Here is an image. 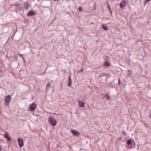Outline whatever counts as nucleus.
<instances>
[{
	"label": "nucleus",
	"instance_id": "nucleus-1",
	"mask_svg": "<svg viewBox=\"0 0 151 151\" xmlns=\"http://www.w3.org/2000/svg\"><path fill=\"white\" fill-rule=\"evenodd\" d=\"M48 122L52 125L53 126L56 125L57 124L55 119L52 116H50L48 117Z\"/></svg>",
	"mask_w": 151,
	"mask_h": 151
},
{
	"label": "nucleus",
	"instance_id": "nucleus-2",
	"mask_svg": "<svg viewBox=\"0 0 151 151\" xmlns=\"http://www.w3.org/2000/svg\"><path fill=\"white\" fill-rule=\"evenodd\" d=\"M36 104L35 103H33L30 105L29 109L31 111H33L36 108Z\"/></svg>",
	"mask_w": 151,
	"mask_h": 151
},
{
	"label": "nucleus",
	"instance_id": "nucleus-3",
	"mask_svg": "<svg viewBox=\"0 0 151 151\" xmlns=\"http://www.w3.org/2000/svg\"><path fill=\"white\" fill-rule=\"evenodd\" d=\"M10 101V95H8L5 97L4 99V104L6 106H7L9 104V102Z\"/></svg>",
	"mask_w": 151,
	"mask_h": 151
},
{
	"label": "nucleus",
	"instance_id": "nucleus-4",
	"mask_svg": "<svg viewBox=\"0 0 151 151\" xmlns=\"http://www.w3.org/2000/svg\"><path fill=\"white\" fill-rule=\"evenodd\" d=\"M71 132L74 135L76 136H78L80 134L79 132L76 131L75 130H73V129L71 130Z\"/></svg>",
	"mask_w": 151,
	"mask_h": 151
},
{
	"label": "nucleus",
	"instance_id": "nucleus-5",
	"mask_svg": "<svg viewBox=\"0 0 151 151\" xmlns=\"http://www.w3.org/2000/svg\"><path fill=\"white\" fill-rule=\"evenodd\" d=\"M18 141L19 145L20 147H22L23 146V143L22 139L20 138H18Z\"/></svg>",
	"mask_w": 151,
	"mask_h": 151
},
{
	"label": "nucleus",
	"instance_id": "nucleus-6",
	"mask_svg": "<svg viewBox=\"0 0 151 151\" xmlns=\"http://www.w3.org/2000/svg\"><path fill=\"white\" fill-rule=\"evenodd\" d=\"M35 14V12L32 10L29 11L28 13L27 14V16H31Z\"/></svg>",
	"mask_w": 151,
	"mask_h": 151
},
{
	"label": "nucleus",
	"instance_id": "nucleus-7",
	"mask_svg": "<svg viewBox=\"0 0 151 151\" xmlns=\"http://www.w3.org/2000/svg\"><path fill=\"white\" fill-rule=\"evenodd\" d=\"M24 9L27 10L29 6L30 5L29 4L27 1L25 2L24 3Z\"/></svg>",
	"mask_w": 151,
	"mask_h": 151
},
{
	"label": "nucleus",
	"instance_id": "nucleus-8",
	"mask_svg": "<svg viewBox=\"0 0 151 151\" xmlns=\"http://www.w3.org/2000/svg\"><path fill=\"white\" fill-rule=\"evenodd\" d=\"M120 7L121 8H124L126 5V3L124 1H122L119 4Z\"/></svg>",
	"mask_w": 151,
	"mask_h": 151
},
{
	"label": "nucleus",
	"instance_id": "nucleus-9",
	"mask_svg": "<svg viewBox=\"0 0 151 151\" xmlns=\"http://www.w3.org/2000/svg\"><path fill=\"white\" fill-rule=\"evenodd\" d=\"M78 103H79V106L80 107H84V103L83 101H79Z\"/></svg>",
	"mask_w": 151,
	"mask_h": 151
},
{
	"label": "nucleus",
	"instance_id": "nucleus-10",
	"mask_svg": "<svg viewBox=\"0 0 151 151\" xmlns=\"http://www.w3.org/2000/svg\"><path fill=\"white\" fill-rule=\"evenodd\" d=\"M4 137L7 139L8 141H9L11 139L9 137V135L8 134H4Z\"/></svg>",
	"mask_w": 151,
	"mask_h": 151
},
{
	"label": "nucleus",
	"instance_id": "nucleus-11",
	"mask_svg": "<svg viewBox=\"0 0 151 151\" xmlns=\"http://www.w3.org/2000/svg\"><path fill=\"white\" fill-rule=\"evenodd\" d=\"M69 81L67 84V86L68 87H70L71 86V81L70 76L69 77Z\"/></svg>",
	"mask_w": 151,
	"mask_h": 151
},
{
	"label": "nucleus",
	"instance_id": "nucleus-12",
	"mask_svg": "<svg viewBox=\"0 0 151 151\" xmlns=\"http://www.w3.org/2000/svg\"><path fill=\"white\" fill-rule=\"evenodd\" d=\"M21 5V4L20 3H18L17 4H13L11 5V6H14L16 8H17L19 6H20Z\"/></svg>",
	"mask_w": 151,
	"mask_h": 151
},
{
	"label": "nucleus",
	"instance_id": "nucleus-13",
	"mask_svg": "<svg viewBox=\"0 0 151 151\" xmlns=\"http://www.w3.org/2000/svg\"><path fill=\"white\" fill-rule=\"evenodd\" d=\"M127 144L128 145H131L132 144V142L130 139H129L127 141Z\"/></svg>",
	"mask_w": 151,
	"mask_h": 151
},
{
	"label": "nucleus",
	"instance_id": "nucleus-14",
	"mask_svg": "<svg viewBox=\"0 0 151 151\" xmlns=\"http://www.w3.org/2000/svg\"><path fill=\"white\" fill-rule=\"evenodd\" d=\"M102 27L103 29L106 31H107L108 30V28L106 26L102 25Z\"/></svg>",
	"mask_w": 151,
	"mask_h": 151
},
{
	"label": "nucleus",
	"instance_id": "nucleus-15",
	"mask_svg": "<svg viewBox=\"0 0 151 151\" xmlns=\"http://www.w3.org/2000/svg\"><path fill=\"white\" fill-rule=\"evenodd\" d=\"M104 97L106 98V99L107 100H110L109 98V95L106 94L104 96Z\"/></svg>",
	"mask_w": 151,
	"mask_h": 151
},
{
	"label": "nucleus",
	"instance_id": "nucleus-16",
	"mask_svg": "<svg viewBox=\"0 0 151 151\" xmlns=\"http://www.w3.org/2000/svg\"><path fill=\"white\" fill-rule=\"evenodd\" d=\"M104 65L105 67H108L109 65V63L108 62L106 61L104 63Z\"/></svg>",
	"mask_w": 151,
	"mask_h": 151
},
{
	"label": "nucleus",
	"instance_id": "nucleus-17",
	"mask_svg": "<svg viewBox=\"0 0 151 151\" xmlns=\"http://www.w3.org/2000/svg\"><path fill=\"white\" fill-rule=\"evenodd\" d=\"M131 75V72L130 71H128V73H127V76H128L130 77Z\"/></svg>",
	"mask_w": 151,
	"mask_h": 151
},
{
	"label": "nucleus",
	"instance_id": "nucleus-18",
	"mask_svg": "<svg viewBox=\"0 0 151 151\" xmlns=\"http://www.w3.org/2000/svg\"><path fill=\"white\" fill-rule=\"evenodd\" d=\"M83 9L81 7H79L78 9V10L80 12H82V10Z\"/></svg>",
	"mask_w": 151,
	"mask_h": 151
},
{
	"label": "nucleus",
	"instance_id": "nucleus-19",
	"mask_svg": "<svg viewBox=\"0 0 151 151\" xmlns=\"http://www.w3.org/2000/svg\"><path fill=\"white\" fill-rule=\"evenodd\" d=\"M108 7H109V10L111 11V9L110 8V7L109 5H108Z\"/></svg>",
	"mask_w": 151,
	"mask_h": 151
},
{
	"label": "nucleus",
	"instance_id": "nucleus-20",
	"mask_svg": "<svg viewBox=\"0 0 151 151\" xmlns=\"http://www.w3.org/2000/svg\"><path fill=\"white\" fill-rule=\"evenodd\" d=\"M2 147V146L1 145H0V151H1V148Z\"/></svg>",
	"mask_w": 151,
	"mask_h": 151
},
{
	"label": "nucleus",
	"instance_id": "nucleus-21",
	"mask_svg": "<svg viewBox=\"0 0 151 151\" xmlns=\"http://www.w3.org/2000/svg\"><path fill=\"white\" fill-rule=\"evenodd\" d=\"M145 1H147V2H149V1H150V0H145Z\"/></svg>",
	"mask_w": 151,
	"mask_h": 151
},
{
	"label": "nucleus",
	"instance_id": "nucleus-22",
	"mask_svg": "<svg viewBox=\"0 0 151 151\" xmlns=\"http://www.w3.org/2000/svg\"><path fill=\"white\" fill-rule=\"evenodd\" d=\"M82 71H83L82 69H81V70L79 72H82Z\"/></svg>",
	"mask_w": 151,
	"mask_h": 151
},
{
	"label": "nucleus",
	"instance_id": "nucleus-23",
	"mask_svg": "<svg viewBox=\"0 0 151 151\" xmlns=\"http://www.w3.org/2000/svg\"><path fill=\"white\" fill-rule=\"evenodd\" d=\"M106 4L108 5V6L109 5L108 3H106Z\"/></svg>",
	"mask_w": 151,
	"mask_h": 151
},
{
	"label": "nucleus",
	"instance_id": "nucleus-24",
	"mask_svg": "<svg viewBox=\"0 0 151 151\" xmlns=\"http://www.w3.org/2000/svg\"><path fill=\"white\" fill-rule=\"evenodd\" d=\"M120 80L119 79L118 80V82H119H119H120Z\"/></svg>",
	"mask_w": 151,
	"mask_h": 151
},
{
	"label": "nucleus",
	"instance_id": "nucleus-25",
	"mask_svg": "<svg viewBox=\"0 0 151 151\" xmlns=\"http://www.w3.org/2000/svg\"><path fill=\"white\" fill-rule=\"evenodd\" d=\"M131 147H130L129 148H128L129 149H131Z\"/></svg>",
	"mask_w": 151,
	"mask_h": 151
},
{
	"label": "nucleus",
	"instance_id": "nucleus-26",
	"mask_svg": "<svg viewBox=\"0 0 151 151\" xmlns=\"http://www.w3.org/2000/svg\"><path fill=\"white\" fill-rule=\"evenodd\" d=\"M53 1H56V0H53Z\"/></svg>",
	"mask_w": 151,
	"mask_h": 151
},
{
	"label": "nucleus",
	"instance_id": "nucleus-27",
	"mask_svg": "<svg viewBox=\"0 0 151 151\" xmlns=\"http://www.w3.org/2000/svg\"><path fill=\"white\" fill-rule=\"evenodd\" d=\"M49 86V85H47V86Z\"/></svg>",
	"mask_w": 151,
	"mask_h": 151
},
{
	"label": "nucleus",
	"instance_id": "nucleus-28",
	"mask_svg": "<svg viewBox=\"0 0 151 151\" xmlns=\"http://www.w3.org/2000/svg\"><path fill=\"white\" fill-rule=\"evenodd\" d=\"M110 12H111V11H110Z\"/></svg>",
	"mask_w": 151,
	"mask_h": 151
}]
</instances>
